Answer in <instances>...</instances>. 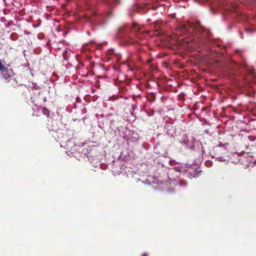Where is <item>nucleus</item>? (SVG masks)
<instances>
[{"mask_svg": "<svg viewBox=\"0 0 256 256\" xmlns=\"http://www.w3.org/2000/svg\"><path fill=\"white\" fill-rule=\"evenodd\" d=\"M0 73L2 74V82L8 84L9 87L15 88L18 86L17 80L14 78V73L12 69L6 67Z\"/></svg>", "mask_w": 256, "mask_h": 256, "instance_id": "nucleus-1", "label": "nucleus"}, {"mask_svg": "<svg viewBox=\"0 0 256 256\" xmlns=\"http://www.w3.org/2000/svg\"><path fill=\"white\" fill-rule=\"evenodd\" d=\"M190 28H192L194 30L200 32L203 31L204 28L200 25V22H197L196 23H191L189 22H187L186 23L181 24L180 26V30L182 32H186L189 31Z\"/></svg>", "mask_w": 256, "mask_h": 256, "instance_id": "nucleus-2", "label": "nucleus"}, {"mask_svg": "<svg viewBox=\"0 0 256 256\" xmlns=\"http://www.w3.org/2000/svg\"><path fill=\"white\" fill-rule=\"evenodd\" d=\"M132 32H134L136 33V34L137 35L138 38H142V34L144 32L141 30V28H140L136 23H132Z\"/></svg>", "mask_w": 256, "mask_h": 256, "instance_id": "nucleus-3", "label": "nucleus"}, {"mask_svg": "<svg viewBox=\"0 0 256 256\" xmlns=\"http://www.w3.org/2000/svg\"><path fill=\"white\" fill-rule=\"evenodd\" d=\"M240 2L244 5L253 4L256 3V0H242Z\"/></svg>", "mask_w": 256, "mask_h": 256, "instance_id": "nucleus-4", "label": "nucleus"}, {"mask_svg": "<svg viewBox=\"0 0 256 256\" xmlns=\"http://www.w3.org/2000/svg\"><path fill=\"white\" fill-rule=\"evenodd\" d=\"M42 112L44 114L47 116V117L50 116V111L48 110V109L46 108H42Z\"/></svg>", "mask_w": 256, "mask_h": 256, "instance_id": "nucleus-5", "label": "nucleus"}, {"mask_svg": "<svg viewBox=\"0 0 256 256\" xmlns=\"http://www.w3.org/2000/svg\"><path fill=\"white\" fill-rule=\"evenodd\" d=\"M129 42H128V44H132L137 42V40H134L132 36H128V37Z\"/></svg>", "mask_w": 256, "mask_h": 256, "instance_id": "nucleus-6", "label": "nucleus"}, {"mask_svg": "<svg viewBox=\"0 0 256 256\" xmlns=\"http://www.w3.org/2000/svg\"><path fill=\"white\" fill-rule=\"evenodd\" d=\"M6 66H5L2 62L1 60H0V72L4 70Z\"/></svg>", "mask_w": 256, "mask_h": 256, "instance_id": "nucleus-7", "label": "nucleus"}, {"mask_svg": "<svg viewBox=\"0 0 256 256\" xmlns=\"http://www.w3.org/2000/svg\"><path fill=\"white\" fill-rule=\"evenodd\" d=\"M231 6L232 7V10H230V11H232V10H236V8H237V4H231Z\"/></svg>", "mask_w": 256, "mask_h": 256, "instance_id": "nucleus-8", "label": "nucleus"}, {"mask_svg": "<svg viewBox=\"0 0 256 256\" xmlns=\"http://www.w3.org/2000/svg\"><path fill=\"white\" fill-rule=\"evenodd\" d=\"M126 26H122V27H120L118 29L120 32H122L123 30H125L126 29Z\"/></svg>", "mask_w": 256, "mask_h": 256, "instance_id": "nucleus-9", "label": "nucleus"}, {"mask_svg": "<svg viewBox=\"0 0 256 256\" xmlns=\"http://www.w3.org/2000/svg\"><path fill=\"white\" fill-rule=\"evenodd\" d=\"M218 160H220V161H223V158L222 157L220 156L218 158Z\"/></svg>", "mask_w": 256, "mask_h": 256, "instance_id": "nucleus-10", "label": "nucleus"}, {"mask_svg": "<svg viewBox=\"0 0 256 256\" xmlns=\"http://www.w3.org/2000/svg\"><path fill=\"white\" fill-rule=\"evenodd\" d=\"M142 256H148V254L147 253H144L142 254Z\"/></svg>", "mask_w": 256, "mask_h": 256, "instance_id": "nucleus-11", "label": "nucleus"}, {"mask_svg": "<svg viewBox=\"0 0 256 256\" xmlns=\"http://www.w3.org/2000/svg\"><path fill=\"white\" fill-rule=\"evenodd\" d=\"M128 66L130 70H133L132 68L129 66V64H128Z\"/></svg>", "mask_w": 256, "mask_h": 256, "instance_id": "nucleus-12", "label": "nucleus"}, {"mask_svg": "<svg viewBox=\"0 0 256 256\" xmlns=\"http://www.w3.org/2000/svg\"><path fill=\"white\" fill-rule=\"evenodd\" d=\"M152 97H153V100H152V101H154L155 100V98H154V96H152Z\"/></svg>", "mask_w": 256, "mask_h": 256, "instance_id": "nucleus-13", "label": "nucleus"}]
</instances>
